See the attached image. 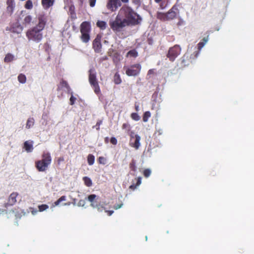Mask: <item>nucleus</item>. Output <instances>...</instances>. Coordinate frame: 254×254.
Here are the masks:
<instances>
[{"label": "nucleus", "instance_id": "obj_60", "mask_svg": "<svg viewBox=\"0 0 254 254\" xmlns=\"http://www.w3.org/2000/svg\"><path fill=\"white\" fill-rule=\"evenodd\" d=\"M133 137H134V136H133V134H131V138H133Z\"/></svg>", "mask_w": 254, "mask_h": 254}, {"label": "nucleus", "instance_id": "obj_18", "mask_svg": "<svg viewBox=\"0 0 254 254\" xmlns=\"http://www.w3.org/2000/svg\"><path fill=\"white\" fill-rule=\"evenodd\" d=\"M35 123V120L33 118H29L27 121L26 124V128L27 129L30 128L31 127H32Z\"/></svg>", "mask_w": 254, "mask_h": 254}, {"label": "nucleus", "instance_id": "obj_56", "mask_svg": "<svg viewBox=\"0 0 254 254\" xmlns=\"http://www.w3.org/2000/svg\"><path fill=\"white\" fill-rule=\"evenodd\" d=\"M130 188H131V189L132 188H134V187L133 185H131V186H130Z\"/></svg>", "mask_w": 254, "mask_h": 254}, {"label": "nucleus", "instance_id": "obj_42", "mask_svg": "<svg viewBox=\"0 0 254 254\" xmlns=\"http://www.w3.org/2000/svg\"><path fill=\"white\" fill-rule=\"evenodd\" d=\"M141 178L139 177L137 179L136 186H139L141 184Z\"/></svg>", "mask_w": 254, "mask_h": 254}, {"label": "nucleus", "instance_id": "obj_29", "mask_svg": "<svg viewBox=\"0 0 254 254\" xmlns=\"http://www.w3.org/2000/svg\"><path fill=\"white\" fill-rule=\"evenodd\" d=\"M114 81L115 83L117 84H119L121 83L122 80L120 77L119 74H116L114 76Z\"/></svg>", "mask_w": 254, "mask_h": 254}, {"label": "nucleus", "instance_id": "obj_17", "mask_svg": "<svg viewBox=\"0 0 254 254\" xmlns=\"http://www.w3.org/2000/svg\"><path fill=\"white\" fill-rule=\"evenodd\" d=\"M81 39L83 42L87 43L90 39L89 33H81Z\"/></svg>", "mask_w": 254, "mask_h": 254}, {"label": "nucleus", "instance_id": "obj_58", "mask_svg": "<svg viewBox=\"0 0 254 254\" xmlns=\"http://www.w3.org/2000/svg\"><path fill=\"white\" fill-rule=\"evenodd\" d=\"M36 212H37V211H35V212L32 211V214H35L36 213Z\"/></svg>", "mask_w": 254, "mask_h": 254}, {"label": "nucleus", "instance_id": "obj_2", "mask_svg": "<svg viewBox=\"0 0 254 254\" xmlns=\"http://www.w3.org/2000/svg\"><path fill=\"white\" fill-rule=\"evenodd\" d=\"M125 18L127 26L134 25L139 23L141 18L139 15L135 12L130 7L125 8Z\"/></svg>", "mask_w": 254, "mask_h": 254}, {"label": "nucleus", "instance_id": "obj_12", "mask_svg": "<svg viewBox=\"0 0 254 254\" xmlns=\"http://www.w3.org/2000/svg\"><path fill=\"white\" fill-rule=\"evenodd\" d=\"M90 31L89 24L87 22H83L81 25V33H89Z\"/></svg>", "mask_w": 254, "mask_h": 254}, {"label": "nucleus", "instance_id": "obj_37", "mask_svg": "<svg viewBox=\"0 0 254 254\" xmlns=\"http://www.w3.org/2000/svg\"><path fill=\"white\" fill-rule=\"evenodd\" d=\"M110 142L114 145H116L117 143V140L115 137H112L110 140Z\"/></svg>", "mask_w": 254, "mask_h": 254}, {"label": "nucleus", "instance_id": "obj_5", "mask_svg": "<svg viewBox=\"0 0 254 254\" xmlns=\"http://www.w3.org/2000/svg\"><path fill=\"white\" fill-rule=\"evenodd\" d=\"M89 81L95 93L98 94L100 92V90L96 78V72L93 67L89 70Z\"/></svg>", "mask_w": 254, "mask_h": 254}, {"label": "nucleus", "instance_id": "obj_14", "mask_svg": "<svg viewBox=\"0 0 254 254\" xmlns=\"http://www.w3.org/2000/svg\"><path fill=\"white\" fill-rule=\"evenodd\" d=\"M54 0H42V3L43 6L48 8L52 6L54 4Z\"/></svg>", "mask_w": 254, "mask_h": 254}, {"label": "nucleus", "instance_id": "obj_57", "mask_svg": "<svg viewBox=\"0 0 254 254\" xmlns=\"http://www.w3.org/2000/svg\"><path fill=\"white\" fill-rule=\"evenodd\" d=\"M100 123H101V122H100V123H97V125H96V126H99V125H100Z\"/></svg>", "mask_w": 254, "mask_h": 254}, {"label": "nucleus", "instance_id": "obj_25", "mask_svg": "<svg viewBox=\"0 0 254 254\" xmlns=\"http://www.w3.org/2000/svg\"><path fill=\"white\" fill-rule=\"evenodd\" d=\"M150 113L149 111L145 112L143 115V121L144 122H147L148 118L150 117Z\"/></svg>", "mask_w": 254, "mask_h": 254}, {"label": "nucleus", "instance_id": "obj_8", "mask_svg": "<svg viewBox=\"0 0 254 254\" xmlns=\"http://www.w3.org/2000/svg\"><path fill=\"white\" fill-rule=\"evenodd\" d=\"M181 48L179 45H175L171 48L168 52V57L170 60L173 61L180 54Z\"/></svg>", "mask_w": 254, "mask_h": 254}, {"label": "nucleus", "instance_id": "obj_46", "mask_svg": "<svg viewBox=\"0 0 254 254\" xmlns=\"http://www.w3.org/2000/svg\"><path fill=\"white\" fill-rule=\"evenodd\" d=\"M99 162H100V163H103V164H104V162H102V161H103V160H104V157H99Z\"/></svg>", "mask_w": 254, "mask_h": 254}, {"label": "nucleus", "instance_id": "obj_45", "mask_svg": "<svg viewBox=\"0 0 254 254\" xmlns=\"http://www.w3.org/2000/svg\"><path fill=\"white\" fill-rule=\"evenodd\" d=\"M12 9H13V7H12V6H10V5H9L7 6V10H8V11H12Z\"/></svg>", "mask_w": 254, "mask_h": 254}, {"label": "nucleus", "instance_id": "obj_36", "mask_svg": "<svg viewBox=\"0 0 254 254\" xmlns=\"http://www.w3.org/2000/svg\"><path fill=\"white\" fill-rule=\"evenodd\" d=\"M205 45V43L203 42H199L198 44V48L199 50H200Z\"/></svg>", "mask_w": 254, "mask_h": 254}, {"label": "nucleus", "instance_id": "obj_6", "mask_svg": "<svg viewBox=\"0 0 254 254\" xmlns=\"http://www.w3.org/2000/svg\"><path fill=\"white\" fill-rule=\"evenodd\" d=\"M179 10L175 5L167 13L158 12L157 17L163 20H171L175 18Z\"/></svg>", "mask_w": 254, "mask_h": 254}, {"label": "nucleus", "instance_id": "obj_4", "mask_svg": "<svg viewBox=\"0 0 254 254\" xmlns=\"http://www.w3.org/2000/svg\"><path fill=\"white\" fill-rule=\"evenodd\" d=\"M127 22L117 16L114 20L110 21L109 24L112 30L116 32H121L123 28L127 26Z\"/></svg>", "mask_w": 254, "mask_h": 254}, {"label": "nucleus", "instance_id": "obj_24", "mask_svg": "<svg viewBox=\"0 0 254 254\" xmlns=\"http://www.w3.org/2000/svg\"><path fill=\"white\" fill-rule=\"evenodd\" d=\"M94 156L93 155L89 154L88 156L87 161L89 165H92L94 163Z\"/></svg>", "mask_w": 254, "mask_h": 254}, {"label": "nucleus", "instance_id": "obj_22", "mask_svg": "<svg viewBox=\"0 0 254 254\" xmlns=\"http://www.w3.org/2000/svg\"><path fill=\"white\" fill-rule=\"evenodd\" d=\"M97 26L100 27L101 29L104 30L106 29L107 24L103 21H98L97 22Z\"/></svg>", "mask_w": 254, "mask_h": 254}, {"label": "nucleus", "instance_id": "obj_28", "mask_svg": "<svg viewBox=\"0 0 254 254\" xmlns=\"http://www.w3.org/2000/svg\"><path fill=\"white\" fill-rule=\"evenodd\" d=\"M25 7L27 9H31L33 7L32 1L31 0H28L26 2Z\"/></svg>", "mask_w": 254, "mask_h": 254}, {"label": "nucleus", "instance_id": "obj_43", "mask_svg": "<svg viewBox=\"0 0 254 254\" xmlns=\"http://www.w3.org/2000/svg\"><path fill=\"white\" fill-rule=\"evenodd\" d=\"M59 199L61 202L65 201L66 200V197L65 196H62Z\"/></svg>", "mask_w": 254, "mask_h": 254}, {"label": "nucleus", "instance_id": "obj_11", "mask_svg": "<svg viewBox=\"0 0 254 254\" xmlns=\"http://www.w3.org/2000/svg\"><path fill=\"white\" fill-rule=\"evenodd\" d=\"M18 195L17 192L12 193L9 196L7 203L5 204V207H7L8 206L13 205L16 202V197Z\"/></svg>", "mask_w": 254, "mask_h": 254}, {"label": "nucleus", "instance_id": "obj_53", "mask_svg": "<svg viewBox=\"0 0 254 254\" xmlns=\"http://www.w3.org/2000/svg\"><path fill=\"white\" fill-rule=\"evenodd\" d=\"M124 2H127L128 0H121Z\"/></svg>", "mask_w": 254, "mask_h": 254}, {"label": "nucleus", "instance_id": "obj_31", "mask_svg": "<svg viewBox=\"0 0 254 254\" xmlns=\"http://www.w3.org/2000/svg\"><path fill=\"white\" fill-rule=\"evenodd\" d=\"M137 53L134 50L130 51L127 53V56L130 57H135L137 56Z\"/></svg>", "mask_w": 254, "mask_h": 254}, {"label": "nucleus", "instance_id": "obj_16", "mask_svg": "<svg viewBox=\"0 0 254 254\" xmlns=\"http://www.w3.org/2000/svg\"><path fill=\"white\" fill-rule=\"evenodd\" d=\"M23 30V27L19 24H16L15 26H13L12 32L17 34L21 33Z\"/></svg>", "mask_w": 254, "mask_h": 254}, {"label": "nucleus", "instance_id": "obj_26", "mask_svg": "<svg viewBox=\"0 0 254 254\" xmlns=\"http://www.w3.org/2000/svg\"><path fill=\"white\" fill-rule=\"evenodd\" d=\"M32 20V17L30 15L26 16L24 19L23 23L25 25L29 24Z\"/></svg>", "mask_w": 254, "mask_h": 254}, {"label": "nucleus", "instance_id": "obj_40", "mask_svg": "<svg viewBox=\"0 0 254 254\" xmlns=\"http://www.w3.org/2000/svg\"><path fill=\"white\" fill-rule=\"evenodd\" d=\"M103 210H105V212H106L107 213V214L109 216H111L114 212L113 210H110V211L106 210L104 208H103Z\"/></svg>", "mask_w": 254, "mask_h": 254}, {"label": "nucleus", "instance_id": "obj_13", "mask_svg": "<svg viewBox=\"0 0 254 254\" xmlns=\"http://www.w3.org/2000/svg\"><path fill=\"white\" fill-rule=\"evenodd\" d=\"M32 141H26L24 143V148L27 152H31L33 149Z\"/></svg>", "mask_w": 254, "mask_h": 254}, {"label": "nucleus", "instance_id": "obj_59", "mask_svg": "<svg viewBox=\"0 0 254 254\" xmlns=\"http://www.w3.org/2000/svg\"><path fill=\"white\" fill-rule=\"evenodd\" d=\"M145 240L147 241V236H146L145 237Z\"/></svg>", "mask_w": 254, "mask_h": 254}, {"label": "nucleus", "instance_id": "obj_19", "mask_svg": "<svg viewBox=\"0 0 254 254\" xmlns=\"http://www.w3.org/2000/svg\"><path fill=\"white\" fill-rule=\"evenodd\" d=\"M90 205L91 207H92L93 208H97V210L99 212H102L103 210V207H100L99 205L98 204L97 200L94 201L93 202L91 203Z\"/></svg>", "mask_w": 254, "mask_h": 254}, {"label": "nucleus", "instance_id": "obj_51", "mask_svg": "<svg viewBox=\"0 0 254 254\" xmlns=\"http://www.w3.org/2000/svg\"><path fill=\"white\" fill-rule=\"evenodd\" d=\"M130 167H131V168L135 167H134V163H133V162H132V163H131L130 164Z\"/></svg>", "mask_w": 254, "mask_h": 254}, {"label": "nucleus", "instance_id": "obj_10", "mask_svg": "<svg viewBox=\"0 0 254 254\" xmlns=\"http://www.w3.org/2000/svg\"><path fill=\"white\" fill-rule=\"evenodd\" d=\"M93 47L96 53H99L101 50V44L100 43V37L97 36L93 43Z\"/></svg>", "mask_w": 254, "mask_h": 254}, {"label": "nucleus", "instance_id": "obj_27", "mask_svg": "<svg viewBox=\"0 0 254 254\" xmlns=\"http://www.w3.org/2000/svg\"><path fill=\"white\" fill-rule=\"evenodd\" d=\"M97 195L95 194H91L88 196V200L91 203L97 200Z\"/></svg>", "mask_w": 254, "mask_h": 254}, {"label": "nucleus", "instance_id": "obj_15", "mask_svg": "<svg viewBox=\"0 0 254 254\" xmlns=\"http://www.w3.org/2000/svg\"><path fill=\"white\" fill-rule=\"evenodd\" d=\"M135 141L133 145V147H134L136 149H138L140 145V136L138 134H135Z\"/></svg>", "mask_w": 254, "mask_h": 254}, {"label": "nucleus", "instance_id": "obj_34", "mask_svg": "<svg viewBox=\"0 0 254 254\" xmlns=\"http://www.w3.org/2000/svg\"><path fill=\"white\" fill-rule=\"evenodd\" d=\"M85 204V201L84 200H80L78 202V203L77 204V205L79 207L80 206H82V207H83L84 206Z\"/></svg>", "mask_w": 254, "mask_h": 254}, {"label": "nucleus", "instance_id": "obj_38", "mask_svg": "<svg viewBox=\"0 0 254 254\" xmlns=\"http://www.w3.org/2000/svg\"><path fill=\"white\" fill-rule=\"evenodd\" d=\"M90 6L93 7L95 5L96 0H89Z\"/></svg>", "mask_w": 254, "mask_h": 254}, {"label": "nucleus", "instance_id": "obj_41", "mask_svg": "<svg viewBox=\"0 0 254 254\" xmlns=\"http://www.w3.org/2000/svg\"><path fill=\"white\" fill-rule=\"evenodd\" d=\"M123 205V203H121L120 204H118L117 205H115L114 206V208L115 209H118L119 208H121Z\"/></svg>", "mask_w": 254, "mask_h": 254}, {"label": "nucleus", "instance_id": "obj_50", "mask_svg": "<svg viewBox=\"0 0 254 254\" xmlns=\"http://www.w3.org/2000/svg\"><path fill=\"white\" fill-rule=\"evenodd\" d=\"M153 72V70H152V69H150V70L148 71V74H152Z\"/></svg>", "mask_w": 254, "mask_h": 254}, {"label": "nucleus", "instance_id": "obj_54", "mask_svg": "<svg viewBox=\"0 0 254 254\" xmlns=\"http://www.w3.org/2000/svg\"><path fill=\"white\" fill-rule=\"evenodd\" d=\"M104 43H105V44H107L108 43V42L107 41H106V40H105V41H104Z\"/></svg>", "mask_w": 254, "mask_h": 254}, {"label": "nucleus", "instance_id": "obj_33", "mask_svg": "<svg viewBox=\"0 0 254 254\" xmlns=\"http://www.w3.org/2000/svg\"><path fill=\"white\" fill-rule=\"evenodd\" d=\"M131 117L132 119L135 121H138L140 119V117L137 113H132L131 115Z\"/></svg>", "mask_w": 254, "mask_h": 254}, {"label": "nucleus", "instance_id": "obj_9", "mask_svg": "<svg viewBox=\"0 0 254 254\" xmlns=\"http://www.w3.org/2000/svg\"><path fill=\"white\" fill-rule=\"evenodd\" d=\"M121 2L118 0H109L107 3V7L112 11L115 10L121 6Z\"/></svg>", "mask_w": 254, "mask_h": 254}, {"label": "nucleus", "instance_id": "obj_7", "mask_svg": "<svg viewBox=\"0 0 254 254\" xmlns=\"http://www.w3.org/2000/svg\"><path fill=\"white\" fill-rule=\"evenodd\" d=\"M126 73L128 76L137 75L141 69V65L139 64H135L131 65L130 67H125Z\"/></svg>", "mask_w": 254, "mask_h": 254}, {"label": "nucleus", "instance_id": "obj_48", "mask_svg": "<svg viewBox=\"0 0 254 254\" xmlns=\"http://www.w3.org/2000/svg\"><path fill=\"white\" fill-rule=\"evenodd\" d=\"M203 42H204V43H205V44H206V43H207V41H208V39H207V38H204L203 39Z\"/></svg>", "mask_w": 254, "mask_h": 254}, {"label": "nucleus", "instance_id": "obj_44", "mask_svg": "<svg viewBox=\"0 0 254 254\" xmlns=\"http://www.w3.org/2000/svg\"><path fill=\"white\" fill-rule=\"evenodd\" d=\"M60 202L61 201L59 199H58L57 201L54 202V204L53 205V206L54 207L55 206H58Z\"/></svg>", "mask_w": 254, "mask_h": 254}, {"label": "nucleus", "instance_id": "obj_23", "mask_svg": "<svg viewBox=\"0 0 254 254\" xmlns=\"http://www.w3.org/2000/svg\"><path fill=\"white\" fill-rule=\"evenodd\" d=\"M83 180L86 186H87V187H90L92 186V181L89 178L87 177H83Z\"/></svg>", "mask_w": 254, "mask_h": 254}, {"label": "nucleus", "instance_id": "obj_55", "mask_svg": "<svg viewBox=\"0 0 254 254\" xmlns=\"http://www.w3.org/2000/svg\"><path fill=\"white\" fill-rule=\"evenodd\" d=\"M161 0H155V1L156 2H157V3H158V2H159L160 1H161Z\"/></svg>", "mask_w": 254, "mask_h": 254}, {"label": "nucleus", "instance_id": "obj_20", "mask_svg": "<svg viewBox=\"0 0 254 254\" xmlns=\"http://www.w3.org/2000/svg\"><path fill=\"white\" fill-rule=\"evenodd\" d=\"M17 79L18 81L22 84H24L26 82V77L22 73L19 74L17 77Z\"/></svg>", "mask_w": 254, "mask_h": 254}, {"label": "nucleus", "instance_id": "obj_30", "mask_svg": "<svg viewBox=\"0 0 254 254\" xmlns=\"http://www.w3.org/2000/svg\"><path fill=\"white\" fill-rule=\"evenodd\" d=\"M38 208L39 211L42 212L48 209L49 208V206L47 204H42L41 205H39Z\"/></svg>", "mask_w": 254, "mask_h": 254}, {"label": "nucleus", "instance_id": "obj_21", "mask_svg": "<svg viewBox=\"0 0 254 254\" xmlns=\"http://www.w3.org/2000/svg\"><path fill=\"white\" fill-rule=\"evenodd\" d=\"M14 57L13 55L11 54H7L4 59V61L5 63H9L14 60Z\"/></svg>", "mask_w": 254, "mask_h": 254}, {"label": "nucleus", "instance_id": "obj_49", "mask_svg": "<svg viewBox=\"0 0 254 254\" xmlns=\"http://www.w3.org/2000/svg\"><path fill=\"white\" fill-rule=\"evenodd\" d=\"M135 110L138 111L139 110V106L138 105H135Z\"/></svg>", "mask_w": 254, "mask_h": 254}, {"label": "nucleus", "instance_id": "obj_3", "mask_svg": "<svg viewBox=\"0 0 254 254\" xmlns=\"http://www.w3.org/2000/svg\"><path fill=\"white\" fill-rule=\"evenodd\" d=\"M52 159L49 153H44L42 155V159L36 163V166L39 171H45L48 166L51 163Z\"/></svg>", "mask_w": 254, "mask_h": 254}, {"label": "nucleus", "instance_id": "obj_47", "mask_svg": "<svg viewBox=\"0 0 254 254\" xmlns=\"http://www.w3.org/2000/svg\"><path fill=\"white\" fill-rule=\"evenodd\" d=\"M76 199L75 198H73V202H72V204L74 205V206H75L76 205Z\"/></svg>", "mask_w": 254, "mask_h": 254}, {"label": "nucleus", "instance_id": "obj_52", "mask_svg": "<svg viewBox=\"0 0 254 254\" xmlns=\"http://www.w3.org/2000/svg\"><path fill=\"white\" fill-rule=\"evenodd\" d=\"M70 204V202L65 203L63 205H69Z\"/></svg>", "mask_w": 254, "mask_h": 254}, {"label": "nucleus", "instance_id": "obj_35", "mask_svg": "<svg viewBox=\"0 0 254 254\" xmlns=\"http://www.w3.org/2000/svg\"><path fill=\"white\" fill-rule=\"evenodd\" d=\"M75 100L76 98L74 97L72 95H71L69 99L70 104L71 105H73Z\"/></svg>", "mask_w": 254, "mask_h": 254}, {"label": "nucleus", "instance_id": "obj_1", "mask_svg": "<svg viewBox=\"0 0 254 254\" xmlns=\"http://www.w3.org/2000/svg\"><path fill=\"white\" fill-rule=\"evenodd\" d=\"M45 25V21L42 17L39 18L38 25L32 29L28 30L26 32V37L29 41H32L36 43H39L42 39L43 34L42 31Z\"/></svg>", "mask_w": 254, "mask_h": 254}, {"label": "nucleus", "instance_id": "obj_32", "mask_svg": "<svg viewBox=\"0 0 254 254\" xmlns=\"http://www.w3.org/2000/svg\"><path fill=\"white\" fill-rule=\"evenodd\" d=\"M151 171L149 169H145L144 171V173H143L144 176L146 178L149 177L150 176V175H151Z\"/></svg>", "mask_w": 254, "mask_h": 254}, {"label": "nucleus", "instance_id": "obj_39", "mask_svg": "<svg viewBox=\"0 0 254 254\" xmlns=\"http://www.w3.org/2000/svg\"><path fill=\"white\" fill-rule=\"evenodd\" d=\"M133 2L137 7L139 6L140 4V0H133Z\"/></svg>", "mask_w": 254, "mask_h": 254}, {"label": "nucleus", "instance_id": "obj_61", "mask_svg": "<svg viewBox=\"0 0 254 254\" xmlns=\"http://www.w3.org/2000/svg\"><path fill=\"white\" fill-rule=\"evenodd\" d=\"M60 161H62V160L63 161V159H61V158H60V159H59V161H60Z\"/></svg>", "mask_w": 254, "mask_h": 254}]
</instances>
